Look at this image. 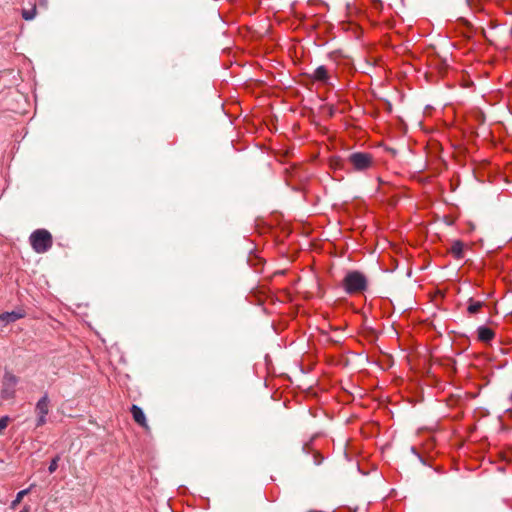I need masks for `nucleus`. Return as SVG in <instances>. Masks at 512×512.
Instances as JSON below:
<instances>
[{
  "instance_id": "nucleus-11",
  "label": "nucleus",
  "mask_w": 512,
  "mask_h": 512,
  "mask_svg": "<svg viewBox=\"0 0 512 512\" xmlns=\"http://www.w3.org/2000/svg\"><path fill=\"white\" fill-rule=\"evenodd\" d=\"M451 253L457 258L460 259L463 256V244L460 241H455L450 249Z\"/></svg>"
},
{
  "instance_id": "nucleus-8",
  "label": "nucleus",
  "mask_w": 512,
  "mask_h": 512,
  "mask_svg": "<svg viewBox=\"0 0 512 512\" xmlns=\"http://www.w3.org/2000/svg\"><path fill=\"white\" fill-rule=\"evenodd\" d=\"M131 413L135 422H137L142 427H147L145 414L139 406L133 405L131 408Z\"/></svg>"
},
{
  "instance_id": "nucleus-7",
  "label": "nucleus",
  "mask_w": 512,
  "mask_h": 512,
  "mask_svg": "<svg viewBox=\"0 0 512 512\" xmlns=\"http://www.w3.org/2000/svg\"><path fill=\"white\" fill-rule=\"evenodd\" d=\"M477 333L478 339L485 343L491 341L495 337V332L486 326L478 327Z\"/></svg>"
},
{
  "instance_id": "nucleus-4",
  "label": "nucleus",
  "mask_w": 512,
  "mask_h": 512,
  "mask_svg": "<svg viewBox=\"0 0 512 512\" xmlns=\"http://www.w3.org/2000/svg\"><path fill=\"white\" fill-rule=\"evenodd\" d=\"M50 400L47 394H44L36 403L35 412L37 415L36 426L41 427L47 422V415L49 413Z\"/></svg>"
},
{
  "instance_id": "nucleus-15",
  "label": "nucleus",
  "mask_w": 512,
  "mask_h": 512,
  "mask_svg": "<svg viewBox=\"0 0 512 512\" xmlns=\"http://www.w3.org/2000/svg\"><path fill=\"white\" fill-rule=\"evenodd\" d=\"M9 422V417L4 416L0 419V432H2L7 426Z\"/></svg>"
},
{
  "instance_id": "nucleus-9",
  "label": "nucleus",
  "mask_w": 512,
  "mask_h": 512,
  "mask_svg": "<svg viewBox=\"0 0 512 512\" xmlns=\"http://www.w3.org/2000/svg\"><path fill=\"white\" fill-rule=\"evenodd\" d=\"M22 317H24V313L21 311L4 312L0 315V322L8 324Z\"/></svg>"
},
{
  "instance_id": "nucleus-3",
  "label": "nucleus",
  "mask_w": 512,
  "mask_h": 512,
  "mask_svg": "<svg viewBox=\"0 0 512 512\" xmlns=\"http://www.w3.org/2000/svg\"><path fill=\"white\" fill-rule=\"evenodd\" d=\"M19 378L13 373L6 371L2 380L1 396L3 399H12L16 393V386Z\"/></svg>"
},
{
  "instance_id": "nucleus-10",
  "label": "nucleus",
  "mask_w": 512,
  "mask_h": 512,
  "mask_svg": "<svg viewBox=\"0 0 512 512\" xmlns=\"http://www.w3.org/2000/svg\"><path fill=\"white\" fill-rule=\"evenodd\" d=\"M484 303L482 301H475L473 298H469L467 311L469 314H476L483 307Z\"/></svg>"
},
{
  "instance_id": "nucleus-16",
  "label": "nucleus",
  "mask_w": 512,
  "mask_h": 512,
  "mask_svg": "<svg viewBox=\"0 0 512 512\" xmlns=\"http://www.w3.org/2000/svg\"><path fill=\"white\" fill-rule=\"evenodd\" d=\"M20 512H30V507L25 506Z\"/></svg>"
},
{
  "instance_id": "nucleus-13",
  "label": "nucleus",
  "mask_w": 512,
  "mask_h": 512,
  "mask_svg": "<svg viewBox=\"0 0 512 512\" xmlns=\"http://www.w3.org/2000/svg\"><path fill=\"white\" fill-rule=\"evenodd\" d=\"M36 16V7L33 6L31 9H23L22 10V17L25 19V20H33Z\"/></svg>"
},
{
  "instance_id": "nucleus-1",
  "label": "nucleus",
  "mask_w": 512,
  "mask_h": 512,
  "mask_svg": "<svg viewBox=\"0 0 512 512\" xmlns=\"http://www.w3.org/2000/svg\"><path fill=\"white\" fill-rule=\"evenodd\" d=\"M341 286L349 295L362 293L367 289L368 279L364 273L351 270L345 274Z\"/></svg>"
},
{
  "instance_id": "nucleus-6",
  "label": "nucleus",
  "mask_w": 512,
  "mask_h": 512,
  "mask_svg": "<svg viewBox=\"0 0 512 512\" xmlns=\"http://www.w3.org/2000/svg\"><path fill=\"white\" fill-rule=\"evenodd\" d=\"M310 78L314 82H319V83H322V84H325V85H331V82H330V78H331L330 72L327 69V67L324 66V65L318 66L311 73Z\"/></svg>"
},
{
  "instance_id": "nucleus-12",
  "label": "nucleus",
  "mask_w": 512,
  "mask_h": 512,
  "mask_svg": "<svg viewBox=\"0 0 512 512\" xmlns=\"http://www.w3.org/2000/svg\"><path fill=\"white\" fill-rule=\"evenodd\" d=\"M31 490V487L30 488H27V489H24V490H21L17 493L16 495V498L12 501L11 503V508L14 509L20 502L21 500L23 499V497L25 495H27Z\"/></svg>"
},
{
  "instance_id": "nucleus-2",
  "label": "nucleus",
  "mask_w": 512,
  "mask_h": 512,
  "mask_svg": "<svg viewBox=\"0 0 512 512\" xmlns=\"http://www.w3.org/2000/svg\"><path fill=\"white\" fill-rule=\"evenodd\" d=\"M30 243L35 252L45 253L52 246V236L47 230L38 229L31 234Z\"/></svg>"
},
{
  "instance_id": "nucleus-5",
  "label": "nucleus",
  "mask_w": 512,
  "mask_h": 512,
  "mask_svg": "<svg viewBox=\"0 0 512 512\" xmlns=\"http://www.w3.org/2000/svg\"><path fill=\"white\" fill-rule=\"evenodd\" d=\"M349 162L356 170L363 171L371 166L372 157L368 153L355 152L349 156Z\"/></svg>"
},
{
  "instance_id": "nucleus-17",
  "label": "nucleus",
  "mask_w": 512,
  "mask_h": 512,
  "mask_svg": "<svg viewBox=\"0 0 512 512\" xmlns=\"http://www.w3.org/2000/svg\"><path fill=\"white\" fill-rule=\"evenodd\" d=\"M509 401L512 403V392L509 395Z\"/></svg>"
},
{
  "instance_id": "nucleus-14",
  "label": "nucleus",
  "mask_w": 512,
  "mask_h": 512,
  "mask_svg": "<svg viewBox=\"0 0 512 512\" xmlns=\"http://www.w3.org/2000/svg\"><path fill=\"white\" fill-rule=\"evenodd\" d=\"M59 460H60V457H59V456H56V457H54V458L51 460V462H50V464H49V466H48V471H49V473H51V474H52V473H54V472L57 470Z\"/></svg>"
}]
</instances>
